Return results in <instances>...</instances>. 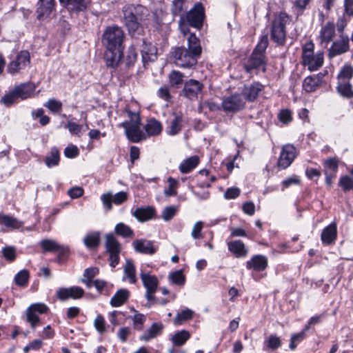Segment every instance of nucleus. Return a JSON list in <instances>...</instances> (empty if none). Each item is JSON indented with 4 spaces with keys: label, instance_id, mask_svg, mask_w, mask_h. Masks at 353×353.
I'll list each match as a JSON object with an SVG mask.
<instances>
[{
    "label": "nucleus",
    "instance_id": "f257e3e1",
    "mask_svg": "<svg viewBox=\"0 0 353 353\" xmlns=\"http://www.w3.org/2000/svg\"><path fill=\"white\" fill-rule=\"evenodd\" d=\"M123 21L129 35L134 39L144 34L142 22L147 19L148 9L141 4H126L122 8Z\"/></svg>",
    "mask_w": 353,
    "mask_h": 353
},
{
    "label": "nucleus",
    "instance_id": "f03ea898",
    "mask_svg": "<svg viewBox=\"0 0 353 353\" xmlns=\"http://www.w3.org/2000/svg\"><path fill=\"white\" fill-rule=\"evenodd\" d=\"M201 52L200 40L194 34H190L188 37V47H176L172 52V55L176 65L192 68L196 65Z\"/></svg>",
    "mask_w": 353,
    "mask_h": 353
},
{
    "label": "nucleus",
    "instance_id": "7ed1b4c3",
    "mask_svg": "<svg viewBox=\"0 0 353 353\" xmlns=\"http://www.w3.org/2000/svg\"><path fill=\"white\" fill-rule=\"evenodd\" d=\"M268 35L267 33L261 36L260 39L253 50L248 59L243 64L246 72H251L253 70H261L266 72V56L265 51L268 46Z\"/></svg>",
    "mask_w": 353,
    "mask_h": 353
},
{
    "label": "nucleus",
    "instance_id": "20e7f679",
    "mask_svg": "<svg viewBox=\"0 0 353 353\" xmlns=\"http://www.w3.org/2000/svg\"><path fill=\"white\" fill-rule=\"evenodd\" d=\"M289 15L285 12L275 14L271 23L270 37L278 46H284L286 41V23L289 20Z\"/></svg>",
    "mask_w": 353,
    "mask_h": 353
},
{
    "label": "nucleus",
    "instance_id": "39448f33",
    "mask_svg": "<svg viewBox=\"0 0 353 353\" xmlns=\"http://www.w3.org/2000/svg\"><path fill=\"white\" fill-rule=\"evenodd\" d=\"M123 40L124 32L121 28L117 26L108 27L103 34L102 42L106 48L123 50Z\"/></svg>",
    "mask_w": 353,
    "mask_h": 353
},
{
    "label": "nucleus",
    "instance_id": "423d86ee",
    "mask_svg": "<svg viewBox=\"0 0 353 353\" xmlns=\"http://www.w3.org/2000/svg\"><path fill=\"white\" fill-rule=\"evenodd\" d=\"M205 19V10L200 3H196L192 8L184 14V20L187 25L197 30L201 29Z\"/></svg>",
    "mask_w": 353,
    "mask_h": 353
},
{
    "label": "nucleus",
    "instance_id": "0eeeda50",
    "mask_svg": "<svg viewBox=\"0 0 353 353\" xmlns=\"http://www.w3.org/2000/svg\"><path fill=\"white\" fill-rule=\"evenodd\" d=\"M105 248L106 252L109 254L110 265L115 268L119 263L121 245L113 234L109 233L105 235Z\"/></svg>",
    "mask_w": 353,
    "mask_h": 353
},
{
    "label": "nucleus",
    "instance_id": "6e6552de",
    "mask_svg": "<svg viewBox=\"0 0 353 353\" xmlns=\"http://www.w3.org/2000/svg\"><path fill=\"white\" fill-rule=\"evenodd\" d=\"M246 102L239 93H234L222 99V110L227 113H237L245 108Z\"/></svg>",
    "mask_w": 353,
    "mask_h": 353
},
{
    "label": "nucleus",
    "instance_id": "1a4fd4ad",
    "mask_svg": "<svg viewBox=\"0 0 353 353\" xmlns=\"http://www.w3.org/2000/svg\"><path fill=\"white\" fill-rule=\"evenodd\" d=\"M203 88V83L190 79L184 82L181 95L190 101H196L198 99L199 94L202 92Z\"/></svg>",
    "mask_w": 353,
    "mask_h": 353
},
{
    "label": "nucleus",
    "instance_id": "9d476101",
    "mask_svg": "<svg viewBox=\"0 0 353 353\" xmlns=\"http://www.w3.org/2000/svg\"><path fill=\"white\" fill-rule=\"evenodd\" d=\"M140 277L143 286L146 289L145 296L147 301H157L158 299L154 296V293L157 292L159 285V281L157 276L150 275L148 273L141 272Z\"/></svg>",
    "mask_w": 353,
    "mask_h": 353
},
{
    "label": "nucleus",
    "instance_id": "9b49d317",
    "mask_svg": "<svg viewBox=\"0 0 353 353\" xmlns=\"http://www.w3.org/2000/svg\"><path fill=\"white\" fill-rule=\"evenodd\" d=\"M30 63V52L27 50H21L17 54L15 59L9 63L7 71L11 74H15L25 69Z\"/></svg>",
    "mask_w": 353,
    "mask_h": 353
},
{
    "label": "nucleus",
    "instance_id": "f8f14e48",
    "mask_svg": "<svg viewBox=\"0 0 353 353\" xmlns=\"http://www.w3.org/2000/svg\"><path fill=\"white\" fill-rule=\"evenodd\" d=\"M142 43L141 49L142 62L144 68L150 63L157 59V48L150 42H147L146 39L141 38Z\"/></svg>",
    "mask_w": 353,
    "mask_h": 353
},
{
    "label": "nucleus",
    "instance_id": "ddd939ff",
    "mask_svg": "<svg viewBox=\"0 0 353 353\" xmlns=\"http://www.w3.org/2000/svg\"><path fill=\"white\" fill-rule=\"evenodd\" d=\"M84 290L79 286L70 288H60L56 292L57 298L61 301H67L69 299H79L83 296Z\"/></svg>",
    "mask_w": 353,
    "mask_h": 353
},
{
    "label": "nucleus",
    "instance_id": "4468645a",
    "mask_svg": "<svg viewBox=\"0 0 353 353\" xmlns=\"http://www.w3.org/2000/svg\"><path fill=\"white\" fill-rule=\"evenodd\" d=\"M296 157V148L291 144L285 145L282 148L277 166L282 170L288 168Z\"/></svg>",
    "mask_w": 353,
    "mask_h": 353
},
{
    "label": "nucleus",
    "instance_id": "2eb2a0df",
    "mask_svg": "<svg viewBox=\"0 0 353 353\" xmlns=\"http://www.w3.org/2000/svg\"><path fill=\"white\" fill-rule=\"evenodd\" d=\"M56 11L55 0H39L37 4V18L40 21L50 17Z\"/></svg>",
    "mask_w": 353,
    "mask_h": 353
},
{
    "label": "nucleus",
    "instance_id": "dca6fc26",
    "mask_svg": "<svg viewBox=\"0 0 353 353\" xmlns=\"http://www.w3.org/2000/svg\"><path fill=\"white\" fill-rule=\"evenodd\" d=\"M264 88V85L259 81L245 85L241 90V96L248 102H254Z\"/></svg>",
    "mask_w": 353,
    "mask_h": 353
},
{
    "label": "nucleus",
    "instance_id": "f3484780",
    "mask_svg": "<svg viewBox=\"0 0 353 353\" xmlns=\"http://www.w3.org/2000/svg\"><path fill=\"white\" fill-rule=\"evenodd\" d=\"M349 49V37L342 34L340 36V39L332 43L329 50L328 56L332 58L347 52Z\"/></svg>",
    "mask_w": 353,
    "mask_h": 353
},
{
    "label": "nucleus",
    "instance_id": "a211bd4d",
    "mask_svg": "<svg viewBox=\"0 0 353 353\" xmlns=\"http://www.w3.org/2000/svg\"><path fill=\"white\" fill-rule=\"evenodd\" d=\"M120 126L125 129V136L130 142L138 143L145 139V135L140 129L141 125H130L128 123L123 122Z\"/></svg>",
    "mask_w": 353,
    "mask_h": 353
},
{
    "label": "nucleus",
    "instance_id": "6ab92c4d",
    "mask_svg": "<svg viewBox=\"0 0 353 353\" xmlns=\"http://www.w3.org/2000/svg\"><path fill=\"white\" fill-rule=\"evenodd\" d=\"M268 258L262 254L254 255L250 261L246 262V268L255 272H262L268 267Z\"/></svg>",
    "mask_w": 353,
    "mask_h": 353
},
{
    "label": "nucleus",
    "instance_id": "aec40b11",
    "mask_svg": "<svg viewBox=\"0 0 353 353\" xmlns=\"http://www.w3.org/2000/svg\"><path fill=\"white\" fill-rule=\"evenodd\" d=\"M59 2L70 13L78 14L87 9L85 0H59Z\"/></svg>",
    "mask_w": 353,
    "mask_h": 353
},
{
    "label": "nucleus",
    "instance_id": "412c9836",
    "mask_svg": "<svg viewBox=\"0 0 353 353\" xmlns=\"http://www.w3.org/2000/svg\"><path fill=\"white\" fill-rule=\"evenodd\" d=\"M123 50L106 48L104 59L107 67L116 68L118 66L123 57Z\"/></svg>",
    "mask_w": 353,
    "mask_h": 353
},
{
    "label": "nucleus",
    "instance_id": "4be33fe9",
    "mask_svg": "<svg viewBox=\"0 0 353 353\" xmlns=\"http://www.w3.org/2000/svg\"><path fill=\"white\" fill-rule=\"evenodd\" d=\"M228 250L236 258L245 257L248 254V249L244 243L241 240H234L227 243Z\"/></svg>",
    "mask_w": 353,
    "mask_h": 353
},
{
    "label": "nucleus",
    "instance_id": "5701e85b",
    "mask_svg": "<svg viewBox=\"0 0 353 353\" xmlns=\"http://www.w3.org/2000/svg\"><path fill=\"white\" fill-rule=\"evenodd\" d=\"M132 245L135 251L141 254L153 255L157 252V248L151 241L137 239L133 241Z\"/></svg>",
    "mask_w": 353,
    "mask_h": 353
},
{
    "label": "nucleus",
    "instance_id": "b1692460",
    "mask_svg": "<svg viewBox=\"0 0 353 353\" xmlns=\"http://www.w3.org/2000/svg\"><path fill=\"white\" fill-rule=\"evenodd\" d=\"M188 8L187 0H172L170 10L173 17H179L181 22L184 20V14Z\"/></svg>",
    "mask_w": 353,
    "mask_h": 353
},
{
    "label": "nucleus",
    "instance_id": "393cba45",
    "mask_svg": "<svg viewBox=\"0 0 353 353\" xmlns=\"http://www.w3.org/2000/svg\"><path fill=\"white\" fill-rule=\"evenodd\" d=\"M36 87L31 82L21 83L14 88L18 98L24 100L31 97L35 91Z\"/></svg>",
    "mask_w": 353,
    "mask_h": 353
},
{
    "label": "nucleus",
    "instance_id": "a878e982",
    "mask_svg": "<svg viewBox=\"0 0 353 353\" xmlns=\"http://www.w3.org/2000/svg\"><path fill=\"white\" fill-rule=\"evenodd\" d=\"M337 228L334 223H332L326 226L321 232V239L323 244L330 245L336 239Z\"/></svg>",
    "mask_w": 353,
    "mask_h": 353
},
{
    "label": "nucleus",
    "instance_id": "bb28decb",
    "mask_svg": "<svg viewBox=\"0 0 353 353\" xmlns=\"http://www.w3.org/2000/svg\"><path fill=\"white\" fill-rule=\"evenodd\" d=\"M155 209L152 206L137 208L132 215L139 221L143 222L152 219L155 215Z\"/></svg>",
    "mask_w": 353,
    "mask_h": 353
},
{
    "label": "nucleus",
    "instance_id": "cd10ccee",
    "mask_svg": "<svg viewBox=\"0 0 353 353\" xmlns=\"http://www.w3.org/2000/svg\"><path fill=\"white\" fill-rule=\"evenodd\" d=\"M335 35V25L333 22L328 21L322 27L320 32V39L321 43L327 44L330 42Z\"/></svg>",
    "mask_w": 353,
    "mask_h": 353
},
{
    "label": "nucleus",
    "instance_id": "c85d7f7f",
    "mask_svg": "<svg viewBox=\"0 0 353 353\" xmlns=\"http://www.w3.org/2000/svg\"><path fill=\"white\" fill-rule=\"evenodd\" d=\"M144 130L149 137L158 136L162 132L163 125L159 121L154 118H150L147 121Z\"/></svg>",
    "mask_w": 353,
    "mask_h": 353
},
{
    "label": "nucleus",
    "instance_id": "c756f323",
    "mask_svg": "<svg viewBox=\"0 0 353 353\" xmlns=\"http://www.w3.org/2000/svg\"><path fill=\"white\" fill-rule=\"evenodd\" d=\"M130 292L128 290L121 288L110 299L112 307H119L123 305L129 299Z\"/></svg>",
    "mask_w": 353,
    "mask_h": 353
},
{
    "label": "nucleus",
    "instance_id": "7c9ffc66",
    "mask_svg": "<svg viewBox=\"0 0 353 353\" xmlns=\"http://www.w3.org/2000/svg\"><path fill=\"white\" fill-rule=\"evenodd\" d=\"M163 328L161 323H153L152 325L140 336L142 341H148L160 334Z\"/></svg>",
    "mask_w": 353,
    "mask_h": 353
},
{
    "label": "nucleus",
    "instance_id": "2f4dec72",
    "mask_svg": "<svg viewBox=\"0 0 353 353\" xmlns=\"http://www.w3.org/2000/svg\"><path fill=\"white\" fill-rule=\"evenodd\" d=\"M100 236L101 233L99 231L86 234L83 240L85 246L90 250L97 248L100 244Z\"/></svg>",
    "mask_w": 353,
    "mask_h": 353
},
{
    "label": "nucleus",
    "instance_id": "473e14b6",
    "mask_svg": "<svg viewBox=\"0 0 353 353\" xmlns=\"http://www.w3.org/2000/svg\"><path fill=\"white\" fill-rule=\"evenodd\" d=\"M282 345L281 339L276 334H270L267 337L263 342V350L265 351H275L279 348Z\"/></svg>",
    "mask_w": 353,
    "mask_h": 353
},
{
    "label": "nucleus",
    "instance_id": "72a5a7b5",
    "mask_svg": "<svg viewBox=\"0 0 353 353\" xmlns=\"http://www.w3.org/2000/svg\"><path fill=\"white\" fill-rule=\"evenodd\" d=\"M199 163V157L196 155L192 156L181 163L179 170L183 174L189 173L198 165Z\"/></svg>",
    "mask_w": 353,
    "mask_h": 353
},
{
    "label": "nucleus",
    "instance_id": "f704fd0d",
    "mask_svg": "<svg viewBox=\"0 0 353 353\" xmlns=\"http://www.w3.org/2000/svg\"><path fill=\"white\" fill-rule=\"evenodd\" d=\"M174 119L170 122L168 133L174 136L178 134L182 130L183 116L182 114L173 113Z\"/></svg>",
    "mask_w": 353,
    "mask_h": 353
},
{
    "label": "nucleus",
    "instance_id": "c9c22d12",
    "mask_svg": "<svg viewBox=\"0 0 353 353\" xmlns=\"http://www.w3.org/2000/svg\"><path fill=\"white\" fill-rule=\"evenodd\" d=\"M169 83L171 87L179 88L184 85V74L177 70H172L168 77Z\"/></svg>",
    "mask_w": 353,
    "mask_h": 353
},
{
    "label": "nucleus",
    "instance_id": "e433bc0d",
    "mask_svg": "<svg viewBox=\"0 0 353 353\" xmlns=\"http://www.w3.org/2000/svg\"><path fill=\"white\" fill-rule=\"evenodd\" d=\"M323 63V53L319 52L316 55H313L309 60L308 63H304L303 65L307 66L310 71L317 70L322 66Z\"/></svg>",
    "mask_w": 353,
    "mask_h": 353
},
{
    "label": "nucleus",
    "instance_id": "4c0bfd02",
    "mask_svg": "<svg viewBox=\"0 0 353 353\" xmlns=\"http://www.w3.org/2000/svg\"><path fill=\"white\" fill-rule=\"evenodd\" d=\"M0 224L8 228H19L22 226L23 223L12 216L0 214Z\"/></svg>",
    "mask_w": 353,
    "mask_h": 353
},
{
    "label": "nucleus",
    "instance_id": "58836bf2",
    "mask_svg": "<svg viewBox=\"0 0 353 353\" xmlns=\"http://www.w3.org/2000/svg\"><path fill=\"white\" fill-rule=\"evenodd\" d=\"M319 78H314L312 76L307 77L303 82V88L306 92H312L316 90L319 86Z\"/></svg>",
    "mask_w": 353,
    "mask_h": 353
},
{
    "label": "nucleus",
    "instance_id": "ea45409f",
    "mask_svg": "<svg viewBox=\"0 0 353 353\" xmlns=\"http://www.w3.org/2000/svg\"><path fill=\"white\" fill-rule=\"evenodd\" d=\"M114 232L117 235L123 238H132L134 236L133 230L123 223H119L116 225Z\"/></svg>",
    "mask_w": 353,
    "mask_h": 353
},
{
    "label": "nucleus",
    "instance_id": "a19ab883",
    "mask_svg": "<svg viewBox=\"0 0 353 353\" xmlns=\"http://www.w3.org/2000/svg\"><path fill=\"white\" fill-rule=\"evenodd\" d=\"M60 161L59 152L57 148H52L49 156L45 159V163L48 168L57 166Z\"/></svg>",
    "mask_w": 353,
    "mask_h": 353
},
{
    "label": "nucleus",
    "instance_id": "79ce46f5",
    "mask_svg": "<svg viewBox=\"0 0 353 353\" xmlns=\"http://www.w3.org/2000/svg\"><path fill=\"white\" fill-rule=\"evenodd\" d=\"M337 91L344 97L353 98L352 86L349 81H341L337 86Z\"/></svg>",
    "mask_w": 353,
    "mask_h": 353
},
{
    "label": "nucleus",
    "instance_id": "37998d69",
    "mask_svg": "<svg viewBox=\"0 0 353 353\" xmlns=\"http://www.w3.org/2000/svg\"><path fill=\"white\" fill-rule=\"evenodd\" d=\"M190 338V334L185 330L177 332L172 336V343L175 346H181Z\"/></svg>",
    "mask_w": 353,
    "mask_h": 353
},
{
    "label": "nucleus",
    "instance_id": "c03bdc74",
    "mask_svg": "<svg viewBox=\"0 0 353 353\" xmlns=\"http://www.w3.org/2000/svg\"><path fill=\"white\" fill-rule=\"evenodd\" d=\"M124 273L125 277H123V280L125 279V277H127L129 279L131 283H134L136 282L137 279L135 275V267L133 262L130 259L126 260L125 265L124 268Z\"/></svg>",
    "mask_w": 353,
    "mask_h": 353
},
{
    "label": "nucleus",
    "instance_id": "a18cd8bd",
    "mask_svg": "<svg viewBox=\"0 0 353 353\" xmlns=\"http://www.w3.org/2000/svg\"><path fill=\"white\" fill-rule=\"evenodd\" d=\"M138 54L133 46H130L127 52V55L125 59V67L128 68H132L134 65L137 60Z\"/></svg>",
    "mask_w": 353,
    "mask_h": 353
},
{
    "label": "nucleus",
    "instance_id": "49530a36",
    "mask_svg": "<svg viewBox=\"0 0 353 353\" xmlns=\"http://www.w3.org/2000/svg\"><path fill=\"white\" fill-rule=\"evenodd\" d=\"M169 279L173 284L179 286L184 285L185 283V276L183 274L182 270L171 272L169 275Z\"/></svg>",
    "mask_w": 353,
    "mask_h": 353
},
{
    "label": "nucleus",
    "instance_id": "de8ad7c7",
    "mask_svg": "<svg viewBox=\"0 0 353 353\" xmlns=\"http://www.w3.org/2000/svg\"><path fill=\"white\" fill-rule=\"evenodd\" d=\"M29 276V272L27 270L19 271L14 276L16 285L20 287L26 286L28 283Z\"/></svg>",
    "mask_w": 353,
    "mask_h": 353
},
{
    "label": "nucleus",
    "instance_id": "09e8293b",
    "mask_svg": "<svg viewBox=\"0 0 353 353\" xmlns=\"http://www.w3.org/2000/svg\"><path fill=\"white\" fill-rule=\"evenodd\" d=\"M193 316V312L190 309H185L179 312L174 319V323L176 325L181 324L183 322L190 320Z\"/></svg>",
    "mask_w": 353,
    "mask_h": 353
},
{
    "label": "nucleus",
    "instance_id": "8fccbe9b",
    "mask_svg": "<svg viewBox=\"0 0 353 353\" xmlns=\"http://www.w3.org/2000/svg\"><path fill=\"white\" fill-rule=\"evenodd\" d=\"M47 108L51 112L59 113L62 110L63 104L60 101L56 100L55 99H50L43 105Z\"/></svg>",
    "mask_w": 353,
    "mask_h": 353
},
{
    "label": "nucleus",
    "instance_id": "3c124183",
    "mask_svg": "<svg viewBox=\"0 0 353 353\" xmlns=\"http://www.w3.org/2000/svg\"><path fill=\"white\" fill-rule=\"evenodd\" d=\"M44 252H55L59 248V244L54 240L43 239L40 243Z\"/></svg>",
    "mask_w": 353,
    "mask_h": 353
},
{
    "label": "nucleus",
    "instance_id": "603ef678",
    "mask_svg": "<svg viewBox=\"0 0 353 353\" xmlns=\"http://www.w3.org/2000/svg\"><path fill=\"white\" fill-rule=\"evenodd\" d=\"M338 185L345 192H349L353 189V179L348 175L343 176L340 178Z\"/></svg>",
    "mask_w": 353,
    "mask_h": 353
},
{
    "label": "nucleus",
    "instance_id": "864d4df0",
    "mask_svg": "<svg viewBox=\"0 0 353 353\" xmlns=\"http://www.w3.org/2000/svg\"><path fill=\"white\" fill-rule=\"evenodd\" d=\"M353 77V67L350 65H345L341 70L338 77L341 79V81H349Z\"/></svg>",
    "mask_w": 353,
    "mask_h": 353
},
{
    "label": "nucleus",
    "instance_id": "5fc2aeb1",
    "mask_svg": "<svg viewBox=\"0 0 353 353\" xmlns=\"http://www.w3.org/2000/svg\"><path fill=\"white\" fill-rule=\"evenodd\" d=\"M26 320L30 323L33 330H34L36 327L41 323L40 319L37 313L28 308L26 310Z\"/></svg>",
    "mask_w": 353,
    "mask_h": 353
},
{
    "label": "nucleus",
    "instance_id": "6e6d98bb",
    "mask_svg": "<svg viewBox=\"0 0 353 353\" xmlns=\"http://www.w3.org/2000/svg\"><path fill=\"white\" fill-rule=\"evenodd\" d=\"M168 182L169 183V187L168 189H165L163 193L165 196L170 197L172 196H176L177 194V191L175 188L177 187L178 182L174 178L170 176L168 179Z\"/></svg>",
    "mask_w": 353,
    "mask_h": 353
},
{
    "label": "nucleus",
    "instance_id": "4d7b16f0",
    "mask_svg": "<svg viewBox=\"0 0 353 353\" xmlns=\"http://www.w3.org/2000/svg\"><path fill=\"white\" fill-rule=\"evenodd\" d=\"M18 99L19 98H18L17 95L16 94V92H15L14 90L13 89L9 93L6 94L1 98L0 102L1 103H3L6 106L10 107L13 103H16Z\"/></svg>",
    "mask_w": 353,
    "mask_h": 353
},
{
    "label": "nucleus",
    "instance_id": "13d9d810",
    "mask_svg": "<svg viewBox=\"0 0 353 353\" xmlns=\"http://www.w3.org/2000/svg\"><path fill=\"white\" fill-rule=\"evenodd\" d=\"M125 112L128 114V117L129 118V120L125 121L124 122H127L129 123V125H141V121L140 115L138 112H134L131 111L129 109H125Z\"/></svg>",
    "mask_w": 353,
    "mask_h": 353
},
{
    "label": "nucleus",
    "instance_id": "bf43d9fd",
    "mask_svg": "<svg viewBox=\"0 0 353 353\" xmlns=\"http://www.w3.org/2000/svg\"><path fill=\"white\" fill-rule=\"evenodd\" d=\"M305 337V334L304 330L300 332L297 334H292L290 339V343L289 345V347L290 350H294L296 349L297 346V343H300L303 339Z\"/></svg>",
    "mask_w": 353,
    "mask_h": 353
},
{
    "label": "nucleus",
    "instance_id": "052dcab7",
    "mask_svg": "<svg viewBox=\"0 0 353 353\" xmlns=\"http://www.w3.org/2000/svg\"><path fill=\"white\" fill-rule=\"evenodd\" d=\"M2 254L6 260L12 262L16 259V249L12 246H6L2 249Z\"/></svg>",
    "mask_w": 353,
    "mask_h": 353
},
{
    "label": "nucleus",
    "instance_id": "680f3d73",
    "mask_svg": "<svg viewBox=\"0 0 353 353\" xmlns=\"http://www.w3.org/2000/svg\"><path fill=\"white\" fill-rule=\"evenodd\" d=\"M177 212V207L168 206L166 207L162 212V218L168 221L171 220Z\"/></svg>",
    "mask_w": 353,
    "mask_h": 353
},
{
    "label": "nucleus",
    "instance_id": "e2e57ef3",
    "mask_svg": "<svg viewBox=\"0 0 353 353\" xmlns=\"http://www.w3.org/2000/svg\"><path fill=\"white\" fill-rule=\"evenodd\" d=\"M325 169H329L336 172L339 168V160L337 158H330L326 159L323 163Z\"/></svg>",
    "mask_w": 353,
    "mask_h": 353
},
{
    "label": "nucleus",
    "instance_id": "0e129e2a",
    "mask_svg": "<svg viewBox=\"0 0 353 353\" xmlns=\"http://www.w3.org/2000/svg\"><path fill=\"white\" fill-rule=\"evenodd\" d=\"M278 117L280 121L284 124H288L292 120V112L288 109L281 110Z\"/></svg>",
    "mask_w": 353,
    "mask_h": 353
},
{
    "label": "nucleus",
    "instance_id": "69168bd1",
    "mask_svg": "<svg viewBox=\"0 0 353 353\" xmlns=\"http://www.w3.org/2000/svg\"><path fill=\"white\" fill-rule=\"evenodd\" d=\"M240 193L241 190L239 188L232 187L226 190L223 196L226 199H234L240 195Z\"/></svg>",
    "mask_w": 353,
    "mask_h": 353
},
{
    "label": "nucleus",
    "instance_id": "338daca9",
    "mask_svg": "<svg viewBox=\"0 0 353 353\" xmlns=\"http://www.w3.org/2000/svg\"><path fill=\"white\" fill-rule=\"evenodd\" d=\"M94 325L96 330L99 333L103 334L105 332V319L102 315L99 314L97 316L94 321Z\"/></svg>",
    "mask_w": 353,
    "mask_h": 353
},
{
    "label": "nucleus",
    "instance_id": "774afa93",
    "mask_svg": "<svg viewBox=\"0 0 353 353\" xmlns=\"http://www.w3.org/2000/svg\"><path fill=\"white\" fill-rule=\"evenodd\" d=\"M65 128H67L70 133L78 135L81 132L82 125L69 121L65 125Z\"/></svg>",
    "mask_w": 353,
    "mask_h": 353
}]
</instances>
